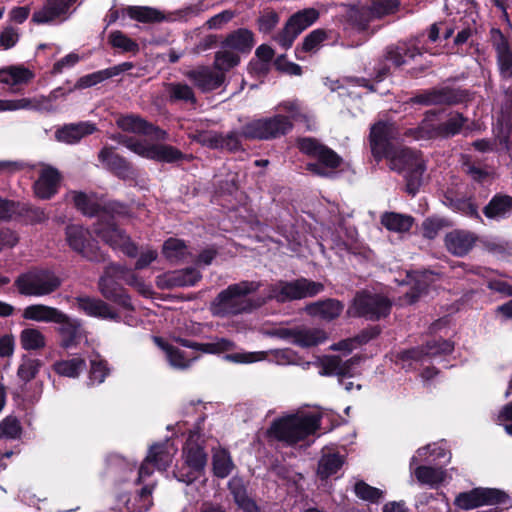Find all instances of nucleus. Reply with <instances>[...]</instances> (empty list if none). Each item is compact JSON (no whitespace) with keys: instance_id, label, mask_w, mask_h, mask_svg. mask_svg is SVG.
Here are the masks:
<instances>
[{"instance_id":"58","label":"nucleus","mask_w":512,"mask_h":512,"mask_svg":"<svg viewBox=\"0 0 512 512\" xmlns=\"http://www.w3.org/2000/svg\"><path fill=\"white\" fill-rule=\"evenodd\" d=\"M109 373L107 363L99 355L90 359L89 379L92 384H101Z\"/></svg>"},{"instance_id":"31","label":"nucleus","mask_w":512,"mask_h":512,"mask_svg":"<svg viewBox=\"0 0 512 512\" xmlns=\"http://www.w3.org/2000/svg\"><path fill=\"white\" fill-rule=\"evenodd\" d=\"M22 316L27 320L46 323H56V321H62L65 319L62 311L43 304L27 306L24 309Z\"/></svg>"},{"instance_id":"48","label":"nucleus","mask_w":512,"mask_h":512,"mask_svg":"<svg viewBox=\"0 0 512 512\" xmlns=\"http://www.w3.org/2000/svg\"><path fill=\"white\" fill-rule=\"evenodd\" d=\"M213 471L219 478L227 477L234 468L229 453L224 449H217L213 453Z\"/></svg>"},{"instance_id":"32","label":"nucleus","mask_w":512,"mask_h":512,"mask_svg":"<svg viewBox=\"0 0 512 512\" xmlns=\"http://www.w3.org/2000/svg\"><path fill=\"white\" fill-rule=\"evenodd\" d=\"M343 304L335 299L313 302L306 306V312L313 317H319L326 321L337 318L343 311Z\"/></svg>"},{"instance_id":"14","label":"nucleus","mask_w":512,"mask_h":512,"mask_svg":"<svg viewBox=\"0 0 512 512\" xmlns=\"http://www.w3.org/2000/svg\"><path fill=\"white\" fill-rule=\"evenodd\" d=\"M507 495L491 488H475L469 492L460 493L455 498V505L464 510H471L482 505L504 503Z\"/></svg>"},{"instance_id":"21","label":"nucleus","mask_w":512,"mask_h":512,"mask_svg":"<svg viewBox=\"0 0 512 512\" xmlns=\"http://www.w3.org/2000/svg\"><path fill=\"white\" fill-rule=\"evenodd\" d=\"M116 124L125 132L153 136L156 140L164 139L166 136V132L154 127L143 118L133 114L118 117Z\"/></svg>"},{"instance_id":"7","label":"nucleus","mask_w":512,"mask_h":512,"mask_svg":"<svg viewBox=\"0 0 512 512\" xmlns=\"http://www.w3.org/2000/svg\"><path fill=\"white\" fill-rule=\"evenodd\" d=\"M197 433H190L189 438L183 448L184 464L178 468L174 475L180 482L190 484L196 480L204 470L207 462V455L203 448L196 442Z\"/></svg>"},{"instance_id":"39","label":"nucleus","mask_w":512,"mask_h":512,"mask_svg":"<svg viewBox=\"0 0 512 512\" xmlns=\"http://www.w3.org/2000/svg\"><path fill=\"white\" fill-rule=\"evenodd\" d=\"M349 168V162H308L306 170L320 177L334 178Z\"/></svg>"},{"instance_id":"52","label":"nucleus","mask_w":512,"mask_h":512,"mask_svg":"<svg viewBox=\"0 0 512 512\" xmlns=\"http://www.w3.org/2000/svg\"><path fill=\"white\" fill-rule=\"evenodd\" d=\"M319 13L317 10L310 8L297 12L288 20V24L294 28L299 34L307 27L312 25L318 18Z\"/></svg>"},{"instance_id":"13","label":"nucleus","mask_w":512,"mask_h":512,"mask_svg":"<svg viewBox=\"0 0 512 512\" xmlns=\"http://www.w3.org/2000/svg\"><path fill=\"white\" fill-rule=\"evenodd\" d=\"M124 272V266L118 264H110L107 266L105 274L99 280V290L106 299L124 308L131 309L132 305L129 296L115 281V279H117V273Z\"/></svg>"},{"instance_id":"16","label":"nucleus","mask_w":512,"mask_h":512,"mask_svg":"<svg viewBox=\"0 0 512 512\" xmlns=\"http://www.w3.org/2000/svg\"><path fill=\"white\" fill-rule=\"evenodd\" d=\"M492 47L496 52L497 66L503 79H512V43L496 28L490 31Z\"/></svg>"},{"instance_id":"15","label":"nucleus","mask_w":512,"mask_h":512,"mask_svg":"<svg viewBox=\"0 0 512 512\" xmlns=\"http://www.w3.org/2000/svg\"><path fill=\"white\" fill-rule=\"evenodd\" d=\"M77 0H46L44 6L35 11L32 21L36 24H50L67 20Z\"/></svg>"},{"instance_id":"45","label":"nucleus","mask_w":512,"mask_h":512,"mask_svg":"<svg viewBox=\"0 0 512 512\" xmlns=\"http://www.w3.org/2000/svg\"><path fill=\"white\" fill-rule=\"evenodd\" d=\"M162 253L171 263H179L187 258L189 251L182 240L169 238L163 244Z\"/></svg>"},{"instance_id":"29","label":"nucleus","mask_w":512,"mask_h":512,"mask_svg":"<svg viewBox=\"0 0 512 512\" xmlns=\"http://www.w3.org/2000/svg\"><path fill=\"white\" fill-rule=\"evenodd\" d=\"M453 351V345L446 340L428 342L422 348L408 350L402 353L403 359L422 361L424 356L435 357L440 354H449Z\"/></svg>"},{"instance_id":"46","label":"nucleus","mask_w":512,"mask_h":512,"mask_svg":"<svg viewBox=\"0 0 512 512\" xmlns=\"http://www.w3.org/2000/svg\"><path fill=\"white\" fill-rule=\"evenodd\" d=\"M381 223L390 231L406 232L412 227L413 218L408 215L388 212L382 215Z\"/></svg>"},{"instance_id":"22","label":"nucleus","mask_w":512,"mask_h":512,"mask_svg":"<svg viewBox=\"0 0 512 512\" xmlns=\"http://www.w3.org/2000/svg\"><path fill=\"white\" fill-rule=\"evenodd\" d=\"M186 76L203 92L219 88L225 80V75L206 66H200L186 73Z\"/></svg>"},{"instance_id":"37","label":"nucleus","mask_w":512,"mask_h":512,"mask_svg":"<svg viewBox=\"0 0 512 512\" xmlns=\"http://www.w3.org/2000/svg\"><path fill=\"white\" fill-rule=\"evenodd\" d=\"M155 342L166 352L167 360L174 368L186 369L197 358L195 355L164 343L160 338H155Z\"/></svg>"},{"instance_id":"27","label":"nucleus","mask_w":512,"mask_h":512,"mask_svg":"<svg viewBox=\"0 0 512 512\" xmlns=\"http://www.w3.org/2000/svg\"><path fill=\"white\" fill-rule=\"evenodd\" d=\"M296 146L304 155L317 160H342L336 152L312 137L298 138Z\"/></svg>"},{"instance_id":"28","label":"nucleus","mask_w":512,"mask_h":512,"mask_svg":"<svg viewBox=\"0 0 512 512\" xmlns=\"http://www.w3.org/2000/svg\"><path fill=\"white\" fill-rule=\"evenodd\" d=\"M390 169L403 174L408 192L416 193L425 171L423 162H390Z\"/></svg>"},{"instance_id":"12","label":"nucleus","mask_w":512,"mask_h":512,"mask_svg":"<svg viewBox=\"0 0 512 512\" xmlns=\"http://www.w3.org/2000/svg\"><path fill=\"white\" fill-rule=\"evenodd\" d=\"M65 234L66 241L72 250L91 261L104 260L87 229L80 225L71 224L66 227Z\"/></svg>"},{"instance_id":"53","label":"nucleus","mask_w":512,"mask_h":512,"mask_svg":"<svg viewBox=\"0 0 512 512\" xmlns=\"http://www.w3.org/2000/svg\"><path fill=\"white\" fill-rule=\"evenodd\" d=\"M108 42L113 48L123 53H137L139 51V45L119 30L112 31L109 34Z\"/></svg>"},{"instance_id":"64","label":"nucleus","mask_w":512,"mask_h":512,"mask_svg":"<svg viewBox=\"0 0 512 512\" xmlns=\"http://www.w3.org/2000/svg\"><path fill=\"white\" fill-rule=\"evenodd\" d=\"M201 350L206 353H221L234 349L235 345L232 341L221 338L211 343L201 344Z\"/></svg>"},{"instance_id":"23","label":"nucleus","mask_w":512,"mask_h":512,"mask_svg":"<svg viewBox=\"0 0 512 512\" xmlns=\"http://www.w3.org/2000/svg\"><path fill=\"white\" fill-rule=\"evenodd\" d=\"M76 307L91 317L105 320H118L119 315L107 303L100 299L80 296L75 299Z\"/></svg>"},{"instance_id":"61","label":"nucleus","mask_w":512,"mask_h":512,"mask_svg":"<svg viewBox=\"0 0 512 512\" xmlns=\"http://www.w3.org/2000/svg\"><path fill=\"white\" fill-rule=\"evenodd\" d=\"M21 426L14 417H6L0 422V438L16 439L21 435Z\"/></svg>"},{"instance_id":"5","label":"nucleus","mask_w":512,"mask_h":512,"mask_svg":"<svg viewBox=\"0 0 512 512\" xmlns=\"http://www.w3.org/2000/svg\"><path fill=\"white\" fill-rule=\"evenodd\" d=\"M467 121L460 113H451L449 118L440 123L435 113L427 114L420 126L407 131V135L416 140L450 137L459 133Z\"/></svg>"},{"instance_id":"51","label":"nucleus","mask_w":512,"mask_h":512,"mask_svg":"<svg viewBox=\"0 0 512 512\" xmlns=\"http://www.w3.org/2000/svg\"><path fill=\"white\" fill-rule=\"evenodd\" d=\"M451 101L450 93L447 89L430 90L419 94L411 99L412 103L423 105H435L449 103Z\"/></svg>"},{"instance_id":"60","label":"nucleus","mask_w":512,"mask_h":512,"mask_svg":"<svg viewBox=\"0 0 512 512\" xmlns=\"http://www.w3.org/2000/svg\"><path fill=\"white\" fill-rule=\"evenodd\" d=\"M356 496L364 501L377 502L383 496V491L368 485L364 481H357L354 485Z\"/></svg>"},{"instance_id":"9","label":"nucleus","mask_w":512,"mask_h":512,"mask_svg":"<svg viewBox=\"0 0 512 512\" xmlns=\"http://www.w3.org/2000/svg\"><path fill=\"white\" fill-rule=\"evenodd\" d=\"M118 139L124 147L142 158L152 160H180L182 157L181 152L177 148L165 143H150L147 140L124 138L123 136H119Z\"/></svg>"},{"instance_id":"6","label":"nucleus","mask_w":512,"mask_h":512,"mask_svg":"<svg viewBox=\"0 0 512 512\" xmlns=\"http://www.w3.org/2000/svg\"><path fill=\"white\" fill-rule=\"evenodd\" d=\"M324 290L320 282L311 281L306 278H300L295 281H279L268 288L267 299H274L283 303L314 297Z\"/></svg>"},{"instance_id":"24","label":"nucleus","mask_w":512,"mask_h":512,"mask_svg":"<svg viewBox=\"0 0 512 512\" xmlns=\"http://www.w3.org/2000/svg\"><path fill=\"white\" fill-rule=\"evenodd\" d=\"M60 183L59 171L51 166H45L34 184V193L40 199H50L57 193Z\"/></svg>"},{"instance_id":"56","label":"nucleus","mask_w":512,"mask_h":512,"mask_svg":"<svg viewBox=\"0 0 512 512\" xmlns=\"http://www.w3.org/2000/svg\"><path fill=\"white\" fill-rule=\"evenodd\" d=\"M69 196L72 198L75 206L85 215H95L99 211V205L86 194L82 192L72 191L69 193Z\"/></svg>"},{"instance_id":"36","label":"nucleus","mask_w":512,"mask_h":512,"mask_svg":"<svg viewBox=\"0 0 512 512\" xmlns=\"http://www.w3.org/2000/svg\"><path fill=\"white\" fill-rule=\"evenodd\" d=\"M417 481L422 485L437 488L447 480V473L442 468L420 465L413 471Z\"/></svg>"},{"instance_id":"18","label":"nucleus","mask_w":512,"mask_h":512,"mask_svg":"<svg viewBox=\"0 0 512 512\" xmlns=\"http://www.w3.org/2000/svg\"><path fill=\"white\" fill-rule=\"evenodd\" d=\"M394 126L391 123L379 121L371 127L370 146L376 158H389L391 139L394 134Z\"/></svg>"},{"instance_id":"62","label":"nucleus","mask_w":512,"mask_h":512,"mask_svg":"<svg viewBox=\"0 0 512 512\" xmlns=\"http://www.w3.org/2000/svg\"><path fill=\"white\" fill-rule=\"evenodd\" d=\"M111 78V74L109 73V69H103L96 72H93L91 74H87L85 76H82L76 83V88L78 89H85L92 87L98 83H101L107 79Z\"/></svg>"},{"instance_id":"10","label":"nucleus","mask_w":512,"mask_h":512,"mask_svg":"<svg viewBox=\"0 0 512 512\" xmlns=\"http://www.w3.org/2000/svg\"><path fill=\"white\" fill-rule=\"evenodd\" d=\"M94 232L113 249H120L128 256L136 255V246L129 237L120 230L106 214H102L94 226Z\"/></svg>"},{"instance_id":"54","label":"nucleus","mask_w":512,"mask_h":512,"mask_svg":"<svg viewBox=\"0 0 512 512\" xmlns=\"http://www.w3.org/2000/svg\"><path fill=\"white\" fill-rule=\"evenodd\" d=\"M229 48H222L215 54L214 68L225 75L236 65H238L240 58L235 51L228 50Z\"/></svg>"},{"instance_id":"38","label":"nucleus","mask_w":512,"mask_h":512,"mask_svg":"<svg viewBox=\"0 0 512 512\" xmlns=\"http://www.w3.org/2000/svg\"><path fill=\"white\" fill-rule=\"evenodd\" d=\"M489 219L505 218L512 212V197L508 195H495L483 210Z\"/></svg>"},{"instance_id":"2","label":"nucleus","mask_w":512,"mask_h":512,"mask_svg":"<svg viewBox=\"0 0 512 512\" xmlns=\"http://www.w3.org/2000/svg\"><path fill=\"white\" fill-rule=\"evenodd\" d=\"M319 426L318 414L298 412L274 420L268 433L271 437L292 445L314 434Z\"/></svg>"},{"instance_id":"30","label":"nucleus","mask_w":512,"mask_h":512,"mask_svg":"<svg viewBox=\"0 0 512 512\" xmlns=\"http://www.w3.org/2000/svg\"><path fill=\"white\" fill-rule=\"evenodd\" d=\"M423 53H429L431 55L438 54V52H433L428 46L423 45L420 47L415 44L410 47L390 46L386 50L385 57L395 66L399 67L406 63L405 57L414 59L416 56L422 55Z\"/></svg>"},{"instance_id":"11","label":"nucleus","mask_w":512,"mask_h":512,"mask_svg":"<svg viewBox=\"0 0 512 512\" xmlns=\"http://www.w3.org/2000/svg\"><path fill=\"white\" fill-rule=\"evenodd\" d=\"M390 308L391 302L388 298L378 294L361 293L355 297L348 314L375 320L387 316Z\"/></svg>"},{"instance_id":"50","label":"nucleus","mask_w":512,"mask_h":512,"mask_svg":"<svg viewBox=\"0 0 512 512\" xmlns=\"http://www.w3.org/2000/svg\"><path fill=\"white\" fill-rule=\"evenodd\" d=\"M343 462L339 454H324L319 461L318 475L322 479L328 478L342 467Z\"/></svg>"},{"instance_id":"33","label":"nucleus","mask_w":512,"mask_h":512,"mask_svg":"<svg viewBox=\"0 0 512 512\" xmlns=\"http://www.w3.org/2000/svg\"><path fill=\"white\" fill-rule=\"evenodd\" d=\"M64 318L62 321H56V324L59 325L58 332L62 338V346L64 348H71L81 340L83 330L77 320L70 318L65 313Z\"/></svg>"},{"instance_id":"3","label":"nucleus","mask_w":512,"mask_h":512,"mask_svg":"<svg viewBox=\"0 0 512 512\" xmlns=\"http://www.w3.org/2000/svg\"><path fill=\"white\" fill-rule=\"evenodd\" d=\"M259 285L242 281L229 285L221 291L210 304V312L216 317H230L251 311L255 306L248 295L255 292Z\"/></svg>"},{"instance_id":"20","label":"nucleus","mask_w":512,"mask_h":512,"mask_svg":"<svg viewBox=\"0 0 512 512\" xmlns=\"http://www.w3.org/2000/svg\"><path fill=\"white\" fill-rule=\"evenodd\" d=\"M201 279L200 272L195 268L170 271L157 277V285L162 289L193 286Z\"/></svg>"},{"instance_id":"42","label":"nucleus","mask_w":512,"mask_h":512,"mask_svg":"<svg viewBox=\"0 0 512 512\" xmlns=\"http://www.w3.org/2000/svg\"><path fill=\"white\" fill-rule=\"evenodd\" d=\"M41 366L42 362L39 359L24 355L17 368V380L20 382L21 386H25L32 381L38 374Z\"/></svg>"},{"instance_id":"26","label":"nucleus","mask_w":512,"mask_h":512,"mask_svg":"<svg viewBox=\"0 0 512 512\" xmlns=\"http://www.w3.org/2000/svg\"><path fill=\"white\" fill-rule=\"evenodd\" d=\"M477 241V236L470 231L454 230L445 237L447 250L456 255L464 256L471 251Z\"/></svg>"},{"instance_id":"63","label":"nucleus","mask_w":512,"mask_h":512,"mask_svg":"<svg viewBox=\"0 0 512 512\" xmlns=\"http://www.w3.org/2000/svg\"><path fill=\"white\" fill-rule=\"evenodd\" d=\"M267 352L259 351V352H243V353H234L226 355L225 358L228 361L234 363H254L258 361H262L266 358Z\"/></svg>"},{"instance_id":"1","label":"nucleus","mask_w":512,"mask_h":512,"mask_svg":"<svg viewBox=\"0 0 512 512\" xmlns=\"http://www.w3.org/2000/svg\"><path fill=\"white\" fill-rule=\"evenodd\" d=\"M279 108L289 115L275 114L270 117L252 120L243 126L241 136L259 140L276 139L288 134L292 130L293 121H309L308 115L301 112L300 106L296 101H285L279 104ZM307 129H313L312 125L307 123Z\"/></svg>"},{"instance_id":"4","label":"nucleus","mask_w":512,"mask_h":512,"mask_svg":"<svg viewBox=\"0 0 512 512\" xmlns=\"http://www.w3.org/2000/svg\"><path fill=\"white\" fill-rule=\"evenodd\" d=\"M399 7V0H371L366 6L351 8L347 14V21L354 30L368 32L369 24L373 20L394 14Z\"/></svg>"},{"instance_id":"49","label":"nucleus","mask_w":512,"mask_h":512,"mask_svg":"<svg viewBox=\"0 0 512 512\" xmlns=\"http://www.w3.org/2000/svg\"><path fill=\"white\" fill-rule=\"evenodd\" d=\"M20 344L25 350H39L45 347V336L36 328H26L20 333Z\"/></svg>"},{"instance_id":"19","label":"nucleus","mask_w":512,"mask_h":512,"mask_svg":"<svg viewBox=\"0 0 512 512\" xmlns=\"http://www.w3.org/2000/svg\"><path fill=\"white\" fill-rule=\"evenodd\" d=\"M360 362V358L353 357L347 361H342L338 356H327L315 362L320 368L321 376L336 375L339 378L352 377L354 375L353 367Z\"/></svg>"},{"instance_id":"57","label":"nucleus","mask_w":512,"mask_h":512,"mask_svg":"<svg viewBox=\"0 0 512 512\" xmlns=\"http://www.w3.org/2000/svg\"><path fill=\"white\" fill-rule=\"evenodd\" d=\"M41 101V99L29 100L28 98L0 99V112L39 108L41 107Z\"/></svg>"},{"instance_id":"43","label":"nucleus","mask_w":512,"mask_h":512,"mask_svg":"<svg viewBox=\"0 0 512 512\" xmlns=\"http://www.w3.org/2000/svg\"><path fill=\"white\" fill-rule=\"evenodd\" d=\"M434 280L435 275L432 272L425 271L416 273L415 276H413L414 283L411 292L406 293V301L409 304L416 302L419 297L426 293L427 288Z\"/></svg>"},{"instance_id":"8","label":"nucleus","mask_w":512,"mask_h":512,"mask_svg":"<svg viewBox=\"0 0 512 512\" xmlns=\"http://www.w3.org/2000/svg\"><path fill=\"white\" fill-rule=\"evenodd\" d=\"M15 283L21 294L40 297L58 289L61 281L53 272L39 270L21 275Z\"/></svg>"},{"instance_id":"41","label":"nucleus","mask_w":512,"mask_h":512,"mask_svg":"<svg viewBox=\"0 0 512 512\" xmlns=\"http://www.w3.org/2000/svg\"><path fill=\"white\" fill-rule=\"evenodd\" d=\"M33 78L31 71L20 66H10L0 69V82L8 86L27 83Z\"/></svg>"},{"instance_id":"55","label":"nucleus","mask_w":512,"mask_h":512,"mask_svg":"<svg viewBox=\"0 0 512 512\" xmlns=\"http://www.w3.org/2000/svg\"><path fill=\"white\" fill-rule=\"evenodd\" d=\"M203 141L209 142L211 147L226 148L230 151H236L240 147V136L236 133H231L225 138L216 135L206 134L203 135Z\"/></svg>"},{"instance_id":"35","label":"nucleus","mask_w":512,"mask_h":512,"mask_svg":"<svg viewBox=\"0 0 512 512\" xmlns=\"http://www.w3.org/2000/svg\"><path fill=\"white\" fill-rule=\"evenodd\" d=\"M254 45L253 33L245 28L233 31L222 43V48H229L237 52L250 51Z\"/></svg>"},{"instance_id":"47","label":"nucleus","mask_w":512,"mask_h":512,"mask_svg":"<svg viewBox=\"0 0 512 512\" xmlns=\"http://www.w3.org/2000/svg\"><path fill=\"white\" fill-rule=\"evenodd\" d=\"M462 170L474 181L481 183L489 182L494 171L483 162H462Z\"/></svg>"},{"instance_id":"59","label":"nucleus","mask_w":512,"mask_h":512,"mask_svg":"<svg viewBox=\"0 0 512 512\" xmlns=\"http://www.w3.org/2000/svg\"><path fill=\"white\" fill-rule=\"evenodd\" d=\"M168 92L171 100L195 102V96L192 88L185 83H171L168 86Z\"/></svg>"},{"instance_id":"17","label":"nucleus","mask_w":512,"mask_h":512,"mask_svg":"<svg viewBox=\"0 0 512 512\" xmlns=\"http://www.w3.org/2000/svg\"><path fill=\"white\" fill-rule=\"evenodd\" d=\"M280 336L303 348L313 347L327 340V333L323 329L311 327L284 329Z\"/></svg>"},{"instance_id":"25","label":"nucleus","mask_w":512,"mask_h":512,"mask_svg":"<svg viewBox=\"0 0 512 512\" xmlns=\"http://www.w3.org/2000/svg\"><path fill=\"white\" fill-rule=\"evenodd\" d=\"M97 127L93 122L81 121L78 123L66 124L55 131V138L59 142L75 144L82 138L93 134Z\"/></svg>"},{"instance_id":"34","label":"nucleus","mask_w":512,"mask_h":512,"mask_svg":"<svg viewBox=\"0 0 512 512\" xmlns=\"http://www.w3.org/2000/svg\"><path fill=\"white\" fill-rule=\"evenodd\" d=\"M177 449L172 443L166 441L162 444L151 446L148 461H151L159 470H165L172 462Z\"/></svg>"},{"instance_id":"44","label":"nucleus","mask_w":512,"mask_h":512,"mask_svg":"<svg viewBox=\"0 0 512 512\" xmlns=\"http://www.w3.org/2000/svg\"><path fill=\"white\" fill-rule=\"evenodd\" d=\"M53 368L61 376L77 378L86 368V361L81 357H74L55 362Z\"/></svg>"},{"instance_id":"40","label":"nucleus","mask_w":512,"mask_h":512,"mask_svg":"<svg viewBox=\"0 0 512 512\" xmlns=\"http://www.w3.org/2000/svg\"><path fill=\"white\" fill-rule=\"evenodd\" d=\"M124 11L131 19L142 23L161 22L165 19L161 11L148 6H128Z\"/></svg>"}]
</instances>
